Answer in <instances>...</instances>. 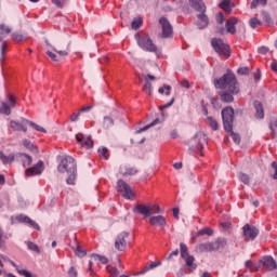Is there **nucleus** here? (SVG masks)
Wrapping results in <instances>:
<instances>
[{"label": "nucleus", "instance_id": "25", "mask_svg": "<svg viewBox=\"0 0 277 277\" xmlns=\"http://www.w3.org/2000/svg\"><path fill=\"white\" fill-rule=\"evenodd\" d=\"M189 3L197 12H207V5L202 0H189Z\"/></svg>", "mask_w": 277, "mask_h": 277}, {"label": "nucleus", "instance_id": "55", "mask_svg": "<svg viewBox=\"0 0 277 277\" xmlns=\"http://www.w3.org/2000/svg\"><path fill=\"white\" fill-rule=\"evenodd\" d=\"M51 1L54 5H56V8H60V9L64 8V4L66 3V0H51Z\"/></svg>", "mask_w": 277, "mask_h": 277}, {"label": "nucleus", "instance_id": "1", "mask_svg": "<svg viewBox=\"0 0 277 277\" xmlns=\"http://www.w3.org/2000/svg\"><path fill=\"white\" fill-rule=\"evenodd\" d=\"M214 85L219 90H225L220 93L223 103H233L235 101L233 95L239 94L240 91L237 77L233 72H227L222 78L214 80Z\"/></svg>", "mask_w": 277, "mask_h": 277}, {"label": "nucleus", "instance_id": "56", "mask_svg": "<svg viewBox=\"0 0 277 277\" xmlns=\"http://www.w3.org/2000/svg\"><path fill=\"white\" fill-rule=\"evenodd\" d=\"M54 51L61 55V57H66L68 55V50H60V48H54Z\"/></svg>", "mask_w": 277, "mask_h": 277}, {"label": "nucleus", "instance_id": "31", "mask_svg": "<svg viewBox=\"0 0 277 277\" xmlns=\"http://www.w3.org/2000/svg\"><path fill=\"white\" fill-rule=\"evenodd\" d=\"M206 122L212 129V131H217V129H220L217 120H215L213 117H207Z\"/></svg>", "mask_w": 277, "mask_h": 277}, {"label": "nucleus", "instance_id": "51", "mask_svg": "<svg viewBox=\"0 0 277 277\" xmlns=\"http://www.w3.org/2000/svg\"><path fill=\"white\" fill-rule=\"evenodd\" d=\"M28 250H31L32 252L40 254V247H38V245L34 242H28Z\"/></svg>", "mask_w": 277, "mask_h": 277}, {"label": "nucleus", "instance_id": "53", "mask_svg": "<svg viewBox=\"0 0 277 277\" xmlns=\"http://www.w3.org/2000/svg\"><path fill=\"white\" fill-rule=\"evenodd\" d=\"M104 127H106V129L114 127V119H111V117H104Z\"/></svg>", "mask_w": 277, "mask_h": 277}, {"label": "nucleus", "instance_id": "48", "mask_svg": "<svg viewBox=\"0 0 277 277\" xmlns=\"http://www.w3.org/2000/svg\"><path fill=\"white\" fill-rule=\"evenodd\" d=\"M149 213H151V215L161 213V208L158 205H149Z\"/></svg>", "mask_w": 277, "mask_h": 277}, {"label": "nucleus", "instance_id": "5", "mask_svg": "<svg viewBox=\"0 0 277 277\" xmlns=\"http://www.w3.org/2000/svg\"><path fill=\"white\" fill-rule=\"evenodd\" d=\"M135 40H137V44L143 51H148L149 53H157V45L153 42V39L148 35L140 37V35H135Z\"/></svg>", "mask_w": 277, "mask_h": 277}, {"label": "nucleus", "instance_id": "61", "mask_svg": "<svg viewBox=\"0 0 277 277\" xmlns=\"http://www.w3.org/2000/svg\"><path fill=\"white\" fill-rule=\"evenodd\" d=\"M81 116L80 113H74L71 116H70V122H77V120H79V117Z\"/></svg>", "mask_w": 277, "mask_h": 277}, {"label": "nucleus", "instance_id": "37", "mask_svg": "<svg viewBox=\"0 0 277 277\" xmlns=\"http://www.w3.org/2000/svg\"><path fill=\"white\" fill-rule=\"evenodd\" d=\"M246 267L247 269H250V272H259V269H261V264L256 265L249 260L246 262Z\"/></svg>", "mask_w": 277, "mask_h": 277}, {"label": "nucleus", "instance_id": "13", "mask_svg": "<svg viewBox=\"0 0 277 277\" xmlns=\"http://www.w3.org/2000/svg\"><path fill=\"white\" fill-rule=\"evenodd\" d=\"M1 259L3 261H6L8 263H10L13 267H15L17 274H19V276H25V277H36V275L31 274V272L25 269V268H21V266L16 265V263H14V261L10 260V258H8V255H1Z\"/></svg>", "mask_w": 277, "mask_h": 277}, {"label": "nucleus", "instance_id": "9", "mask_svg": "<svg viewBox=\"0 0 277 277\" xmlns=\"http://www.w3.org/2000/svg\"><path fill=\"white\" fill-rule=\"evenodd\" d=\"M242 233L246 241H254L255 237H259V228L254 225L245 224Z\"/></svg>", "mask_w": 277, "mask_h": 277}, {"label": "nucleus", "instance_id": "12", "mask_svg": "<svg viewBox=\"0 0 277 277\" xmlns=\"http://www.w3.org/2000/svg\"><path fill=\"white\" fill-rule=\"evenodd\" d=\"M127 239H129V233H120L115 240L116 250H118L119 252H124V250H127Z\"/></svg>", "mask_w": 277, "mask_h": 277}, {"label": "nucleus", "instance_id": "19", "mask_svg": "<svg viewBox=\"0 0 277 277\" xmlns=\"http://www.w3.org/2000/svg\"><path fill=\"white\" fill-rule=\"evenodd\" d=\"M119 173L122 176H135L137 174V169L135 167H131L130 164H121L119 168Z\"/></svg>", "mask_w": 277, "mask_h": 277}, {"label": "nucleus", "instance_id": "58", "mask_svg": "<svg viewBox=\"0 0 277 277\" xmlns=\"http://www.w3.org/2000/svg\"><path fill=\"white\" fill-rule=\"evenodd\" d=\"M68 276L69 277H77L78 273H77V268H75L74 266H71L68 271Z\"/></svg>", "mask_w": 277, "mask_h": 277}, {"label": "nucleus", "instance_id": "49", "mask_svg": "<svg viewBox=\"0 0 277 277\" xmlns=\"http://www.w3.org/2000/svg\"><path fill=\"white\" fill-rule=\"evenodd\" d=\"M100 157H104L105 159H109V150L107 147H102L98 149Z\"/></svg>", "mask_w": 277, "mask_h": 277}, {"label": "nucleus", "instance_id": "54", "mask_svg": "<svg viewBox=\"0 0 277 277\" xmlns=\"http://www.w3.org/2000/svg\"><path fill=\"white\" fill-rule=\"evenodd\" d=\"M76 256H85V250L81 249V247L77 246L75 250Z\"/></svg>", "mask_w": 277, "mask_h": 277}, {"label": "nucleus", "instance_id": "23", "mask_svg": "<svg viewBox=\"0 0 277 277\" xmlns=\"http://www.w3.org/2000/svg\"><path fill=\"white\" fill-rule=\"evenodd\" d=\"M195 25H197L198 29H205V27H208L209 17L205 14V12H201L199 15H197Z\"/></svg>", "mask_w": 277, "mask_h": 277}, {"label": "nucleus", "instance_id": "36", "mask_svg": "<svg viewBox=\"0 0 277 277\" xmlns=\"http://www.w3.org/2000/svg\"><path fill=\"white\" fill-rule=\"evenodd\" d=\"M144 24V21L142 17H134L131 24L132 29L137 30L142 25Z\"/></svg>", "mask_w": 277, "mask_h": 277}, {"label": "nucleus", "instance_id": "38", "mask_svg": "<svg viewBox=\"0 0 277 277\" xmlns=\"http://www.w3.org/2000/svg\"><path fill=\"white\" fill-rule=\"evenodd\" d=\"M29 127H31L35 131H39V133H47V129H44L42 126L37 124L34 121L28 122Z\"/></svg>", "mask_w": 277, "mask_h": 277}, {"label": "nucleus", "instance_id": "27", "mask_svg": "<svg viewBox=\"0 0 277 277\" xmlns=\"http://www.w3.org/2000/svg\"><path fill=\"white\" fill-rule=\"evenodd\" d=\"M17 157H19V161H22L24 168L31 166V163L34 161V158H31V156H29L25 153L17 154Z\"/></svg>", "mask_w": 277, "mask_h": 277}, {"label": "nucleus", "instance_id": "22", "mask_svg": "<svg viewBox=\"0 0 277 277\" xmlns=\"http://www.w3.org/2000/svg\"><path fill=\"white\" fill-rule=\"evenodd\" d=\"M16 221L17 222H23L24 224H29V226H31L36 230H40V225H38V223H36V221L31 220L29 216H27L25 214H19L16 217Z\"/></svg>", "mask_w": 277, "mask_h": 277}, {"label": "nucleus", "instance_id": "24", "mask_svg": "<svg viewBox=\"0 0 277 277\" xmlns=\"http://www.w3.org/2000/svg\"><path fill=\"white\" fill-rule=\"evenodd\" d=\"M133 211L134 213H140L141 215H144V217H150L151 215L150 207L147 205L138 203Z\"/></svg>", "mask_w": 277, "mask_h": 277}, {"label": "nucleus", "instance_id": "46", "mask_svg": "<svg viewBox=\"0 0 277 277\" xmlns=\"http://www.w3.org/2000/svg\"><path fill=\"white\" fill-rule=\"evenodd\" d=\"M249 25H250V27H251L252 29H256L259 26L262 25V23H261V21L258 19V18H251V19L249 21Z\"/></svg>", "mask_w": 277, "mask_h": 277}, {"label": "nucleus", "instance_id": "28", "mask_svg": "<svg viewBox=\"0 0 277 277\" xmlns=\"http://www.w3.org/2000/svg\"><path fill=\"white\" fill-rule=\"evenodd\" d=\"M16 159V155L10 154L6 156L3 151L0 150V161L4 163V166H8V163H14V160Z\"/></svg>", "mask_w": 277, "mask_h": 277}, {"label": "nucleus", "instance_id": "42", "mask_svg": "<svg viewBox=\"0 0 277 277\" xmlns=\"http://www.w3.org/2000/svg\"><path fill=\"white\" fill-rule=\"evenodd\" d=\"M143 92H145V94H148V96H150V94H153V84L149 81H146L144 87H143Z\"/></svg>", "mask_w": 277, "mask_h": 277}, {"label": "nucleus", "instance_id": "34", "mask_svg": "<svg viewBox=\"0 0 277 277\" xmlns=\"http://www.w3.org/2000/svg\"><path fill=\"white\" fill-rule=\"evenodd\" d=\"M205 235H207L208 237H213V229L209 227H203L197 233L196 237H202Z\"/></svg>", "mask_w": 277, "mask_h": 277}, {"label": "nucleus", "instance_id": "3", "mask_svg": "<svg viewBox=\"0 0 277 277\" xmlns=\"http://www.w3.org/2000/svg\"><path fill=\"white\" fill-rule=\"evenodd\" d=\"M211 44L212 49H214L220 57H225L226 60L230 57V47H228L222 39L213 38Z\"/></svg>", "mask_w": 277, "mask_h": 277}, {"label": "nucleus", "instance_id": "59", "mask_svg": "<svg viewBox=\"0 0 277 277\" xmlns=\"http://www.w3.org/2000/svg\"><path fill=\"white\" fill-rule=\"evenodd\" d=\"M269 129H271V131H272L273 133H276V131H277V119H276L275 121H272V122L269 123Z\"/></svg>", "mask_w": 277, "mask_h": 277}, {"label": "nucleus", "instance_id": "11", "mask_svg": "<svg viewBox=\"0 0 277 277\" xmlns=\"http://www.w3.org/2000/svg\"><path fill=\"white\" fill-rule=\"evenodd\" d=\"M160 27L162 29L161 38H172V34H174L172 29V24L166 17H161L159 19Z\"/></svg>", "mask_w": 277, "mask_h": 277}, {"label": "nucleus", "instance_id": "29", "mask_svg": "<svg viewBox=\"0 0 277 277\" xmlns=\"http://www.w3.org/2000/svg\"><path fill=\"white\" fill-rule=\"evenodd\" d=\"M233 6L234 4H230V0H223L219 4V8H221V10H224V12H226L227 14H230L233 12Z\"/></svg>", "mask_w": 277, "mask_h": 277}, {"label": "nucleus", "instance_id": "8", "mask_svg": "<svg viewBox=\"0 0 277 277\" xmlns=\"http://www.w3.org/2000/svg\"><path fill=\"white\" fill-rule=\"evenodd\" d=\"M117 192H119L126 200H132L135 196V190L123 180L117 182Z\"/></svg>", "mask_w": 277, "mask_h": 277}, {"label": "nucleus", "instance_id": "15", "mask_svg": "<svg viewBox=\"0 0 277 277\" xmlns=\"http://www.w3.org/2000/svg\"><path fill=\"white\" fill-rule=\"evenodd\" d=\"M44 170V162L39 160L32 168H28L25 171L26 176H36L38 174H42Z\"/></svg>", "mask_w": 277, "mask_h": 277}, {"label": "nucleus", "instance_id": "18", "mask_svg": "<svg viewBox=\"0 0 277 277\" xmlns=\"http://www.w3.org/2000/svg\"><path fill=\"white\" fill-rule=\"evenodd\" d=\"M225 238H217L215 241L209 242L210 252H217V250H224L226 248Z\"/></svg>", "mask_w": 277, "mask_h": 277}, {"label": "nucleus", "instance_id": "14", "mask_svg": "<svg viewBox=\"0 0 277 277\" xmlns=\"http://www.w3.org/2000/svg\"><path fill=\"white\" fill-rule=\"evenodd\" d=\"M76 140L78 144H81L83 148H92L94 146V141L92 140V136H88L83 133H78L76 135Z\"/></svg>", "mask_w": 277, "mask_h": 277}, {"label": "nucleus", "instance_id": "16", "mask_svg": "<svg viewBox=\"0 0 277 277\" xmlns=\"http://www.w3.org/2000/svg\"><path fill=\"white\" fill-rule=\"evenodd\" d=\"M27 124H29L28 119H22L21 122L11 120L9 127L12 131H23L24 133H27Z\"/></svg>", "mask_w": 277, "mask_h": 277}, {"label": "nucleus", "instance_id": "21", "mask_svg": "<svg viewBox=\"0 0 277 277\" xmlns=\"http://www.w3.org/2000/svg\"><path fill=\"white\" fill-rule=\"evenodd\" d=\"M236 25H239V19L237 17H230L229 19H227L225 24L227 34H237V28H235Z\"/></svg>", "mask_w": 277, "mask_h": 277}, {"label": "nucleus", "instance_id": "60", "mask_svg": "<svg viewBox=\"0 0 277 277\" xmlns=\"http://www.w3.org/2000/svg\"><path fill=\"white\" fill-rule=\"evenodd\" d=\"M250 72V69L248 67H240L238 69V75H248Z\"/></svg>", "mask_w": 277, "mask_h": 277}, {"label": "nucleus", "instance_id": "62", "mask_svg": "<svg viewBox=\"0 0 277 277\" xmlns=\"http://www.w3.org/2000/svg\"><path fill=\"white\" fill-rule=\"evenodd\" d=\"M8 49V41H3L1 44V55H5V50Z\"/></svg>", "mask_w": 277, "mask_h": 277}, {"label": "nucleus", "instance_id": "26", "mask_svg": "<svg viewBox=\"0 0 277 277\" xmlns=\"http://www.w3.org/2000/svg\"><path fill=\"white\" fill-rule=\"evenodd\" d=\"M254 108H255V118L263 120V118H265V110L263 109V104L259 101H255Z\"/></svg>", "mask_w": 277, "mask_h": 277}, {"label": "nucleus", "instance_id": "35", "mask_svg": "<svg viewBox=\"0 0 277 277\" xmlns=\"http://www.w3.org/2000/svg\"><path fill=\"white\" fill-rule=\"evenodd\" d=\"M161 265V262H151L149 266H145L138 274L144 275L146 272H149V269H155V267H159Z\"/></svg>", "mask_w": 277, "mask_h": 277}, {"label": "nucleus", "instance_id": "41", "mask_svg": "<svg viewBox=\"0 0 277 277\" xmlns=\"http://www.w3.org/2000/svg\"><path fill=\"white\" fill-rule=\"evenodd\" d=\"M238 177L239 181H241V183H243L245 185H250V175L246 173H239Z\"/></svg>", "mask_w": 277, "mask_h": 277}, {"label": "nucleus", "instance_id": "32", "mask_svg": "<svg viewBox=\"0 0 277 277\" xmlns=\"http://www.w3.org/2000/svg\"><path fill=\"white\" fill-rule=\"evenodd\" d=\"M23 146H25V148H27L31 153H38V146L34 145V143H31V141L27 138L23 140Z\"/></svg>", "mask_w": 277, "mask_h": 277}, {"label": "nucleus", "instance_id": "10", "mask_svg": "<svg viewBox=\"0 0 277 277\" xmlns=\"http://www.w3.org/2000/svg\"><path fill=\"white\" fill-rule=\"evenodd\" d=\"M9 105L5 102H0V114H4V116H10L12 114V108L16 107V98L14 95H9Z\"/></svg>", "mask_w": 277, "mask_h": 277}, {"label": "nucleus", "instance_id": "57", "mask_svg": "<svg viewBox=\"0 0 277 277\" xmlns=\"http://www.w3.org/2000/svg\"><path fill=\"white\" fill-rule=\"evenodd\" d=\"M47 55L53 61V62H60V58L57 57V55L51 51L47 52Z\"/></svg>", "mask_w": 277, "mask_h": 277}, {"label": "nucleus", "instance_id": "50", "mask_svg": "<svg viewBox=\"0 0 277 277\" xmlns=\"http://www.w3.org/2000/svg\"><path fill=\"white\" fill-rule=\"evenodd\" d=\"M106 269L110 274V276H113V277H118V275L120 274L118 272V268L113 267V266H107Z\"/></svg>", "mask_w": 277, "mask_h": 277}, {"label": "nucleus", "instance_id": "33", "mask_svg": "<svg viewBox=\"0 0 277 277\" xmlns=\"http://www.w3.org/2000/svg\"><path fill=\"white\" fill-rule=\"evenodd\" d=\"M196 252H199L200 254H202V252H211L209 242L199 243V245L196 247Z\"/></svg>", "mask_w": 277, "mask_h": 277}, {"label": "nucleus", "instance_id": "30", "mask_svg": "<svg viewBox=\"0 0 277 277\" xmlns=\"http://www.w3.org/2000/svg\"><path fill=\"white\" fill-rule=\"evenodd\" d=\"M12 34V28L5 26V24L0 25V42H3V39Z\"/></svg>", "mask_w": 277, "mask_h": 277}, {"label": "nucleus", "instance_id": "63", "mask_svg": "<svg viewBox=\"0 0 277 277\" xmlns=\"http://www.w3.org/2000/svg\"><path fill=\"white\" fill-rule=\"evenodd\" d=\"M216 22L222 25V23H224V13H219L216 15Z\"/></svg>", "mask_w": 277, "mask_h": 277}, {"label": "nucleus", "instance_id": "43", "mask_svg": "<svg viewBox=\"0 0 277 277\" xmlns=\"http://www.w3.org/2000/svg\"><path fill=\"white\" fill-rule=\"evenodd\" d=\"M271 176L272 179H274L275 181H277V162L276 161H273L272 164H271Z\"/></svg>", "mask_w": 277, "mask_h": 277}, {"label": "nucleus", "instance_id": "17", "mask_svg": "<svg viewBox=\"0 0 277 277\" xmlns=\"http://www.w3.org/2000/svg\"><path fill=\"white\" fill-rule=\"evenodd\" d=\"M261 265H263V267H265L269 272H274V269H277L276 261L271 255L264 256L262 260H260V266Z\"/></svg>", "mask_w": 277, "mask_h": 277}, {"label": "nucleus", "instance_id": "47", "mask_svg": "<svg viewBox=\"0 0 277 277\" xmlns=\"http://www.w3.org/2000/svg\"><path fill=\"white\" fill-rule=\"evenodd\" d=\"M172 90V87L164 84L162 88L158 90L159 94H163L166 92V96H170V92Z\"/></svg>", "mask_w": 277, "mask_h": 277}, {"label": "nucleus", "instance_id": "6", "mask_svg": "<svg viewBox=\"0 0 277 277\" xmlns=\"http://www.w3.org/2000/svg\"><path fill=\"white\" fill-rule=\"evenodd\" d=\"M192 142L195 145L190 146V150L203 157L205 154L202 153V148H205V144H207V138L205 136V133L197 132L194 138L192 140Z\"/></svg>", "mask_w": 277, "mask_h": 277}, {"label": "nucleus", "instance_id": "7", "mask_svg": "<svg viewBox=\"0 0 277 277\" xmlns=\"http://www.w3.org/2000/svg\"><path fill=\"white\" fill-rule=\"evenodd\" d=\"M180 254L181 259L185 261L190 272H194V269L198 267V265L194 263L196 261V258H194V255H189V248H187V245H185L184 242L180 243Z\"/></svg>", "mask_w": 277, "mask_h": 277}, {"label": "nucleus", "instance_id": "40", "mask_svg": "<svg viewBox=\"0 0 277 277\" xmlns=\"http://www.w3.org/2000/svg\"><path fill=\"white\" fill-rule=\"evenodd\" d=\"M92 259L94 261H100V263H102L103 265H107L109 263V260H107V258L98 255V254H93Z\"/></svg>", "mask_w": 277, "mask_h": 277}, {"label": "nucleus", "instance_id": "64", "mask_svg": "<svg viewBox=\"0 0 277 277\" xmlns=\"http://www.w3.org/2000/svg\"><path fill=\"white\" fill-rule=\"evenodd\" d=\"M181 85H182L183 88H190V85H189V80H187V79L182 80V81H181Z\"/></svg>", "mask_w": 277, "mask_h": 277}, {"label": "nucleus", "instance_id": "2", "mask_svg": "<svg viewBox=\"0 0 277 277\" xmlns=\"http://www.w3.org/2000/svg\"><path fill=\"white\" fill-rule=\"evenodd\" d=\"M57 171L61 174L68 175L66 180L67 185H75V181H77V162H75V158L70 156L63 158L57 167Z\"/></svg>", "mask_w": 277, "mask_h": 277}, {"label": "nucleus", "instance_id": "20", "mask_svg": "<svg viewBox=\"0 0 277 277\" xmlns=\"http://www.w3.org/2000/svg\"><path fill=\"white\" fill-rule=\"evenodd\" d=\"M149 224L151 226H160V228H166L168 222L163 217V215H156L149 217Z\"/></svg>", "mask_w": 277, "mask_h": 277}, {"label": "nucleus", "instance_id": "39", "mask_svg": "<svg viewBox=\"0 0 277 277\" xmlns=\"http://www.w3.org/2000/svg\"><path fill=\"white\" fill-rule=\"evenodd\" d=\"M155 124H159V118H156L151 123L138 129L136 133H144V131H148L150 127H155Z\"/></svg>", "mask_w": 277, "mask_h": 277}, {"label": "nucleus", "instance_id": "52", "mask_svg": "<svg viewBox=\"0 0 277 277\" xmlns=\"http://www.w3.org/2000/svg\"><path fill=\"white\" fill-rule=\"evenodd\" d=\"M24 38L25 37L23 35H21V34H18V32L12 34V40L14 42H23Z\"/></svg>", "mask_w": 277, "mask_h": 277}, {"label": "nucleus", "instance_id": "4", "mask_svg": "<svg viewBox=\"0 0 277 277\" xmlns=\"http://www.w3.org/2000/svg\"><path fill=\"white\" fill-rule=\"evenodd\" d=\"M222 120L225 131H233V122L235 120V109L227 106L222 109Z\"/></svg>", "mask_w": 277, "mask_h": 277}, {"label": "nucleus", "instance_id": "45", "mask_svg": "<svg viewBox=\"0 0 277 277\" xmlns=\"http://www.w3.org/2000/svg\"><path fill=\"white\" fill-rule=\"evenodd\" d=\"M226 133H229L230 137L234 140L235 144H240L241 143V136L239 134L232 131H226Z\"/></svg>", "mask_w": 277, "mask_h": 277}, {"label": "nucleus", "instance_id": "44", "mask_svg": "<svg viewBox=\"0 0 277 277\" xmlns=\"http://www.w3.org/2000/svg\"><path fill=\"white\" fill-rule=\"evenodd\" d=\"M5 239H8V237L3 235V229L0 227V250H5Z\"/></svg>", "mask_w": 277, "mask_h": 277}]
</instances>
